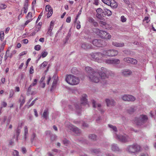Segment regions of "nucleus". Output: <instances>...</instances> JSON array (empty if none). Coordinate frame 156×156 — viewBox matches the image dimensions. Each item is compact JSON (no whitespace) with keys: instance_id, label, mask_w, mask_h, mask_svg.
I'll return each mask as SVG.
<instances>
[{"instance_id":"nucleus-1","label":"nucleus","mask_w":156,"mask_h":156,"mask_svg":"<svg viewBox=\"0 0 156 156\" xmlns=\"http://www.w3.org/2000/svg\"><path fill=\"white\" fill-rule=\"evenodd\" d=\"M141 146L136 143L128 145L126 148V150L127 152L131 154H136L139 152L141 151Z\"/></svg>"},{"instance_id":"nucleus-2","label":"nucleus","mask_w":156,"mask_h":156,"mask_svg":"<svg viewBox=\"0 0 156 156\" xmlns=\"http://www.w3.org/2000/svg\"><path fill=\"white\" fill-rule=\"evenodd\" d=\"M65 80L68 83L71 85H77L80 82V79L78 77L70 74L66 76Z\"/></svg>"},{"instance_id":"nucleus-3","label":"nucleus","mask_w":156,"mask_h":156,"mask_svg":"<svg viewBox=\"0 0 156 156\" xmlns=\"http://www.w3.org/2000/svg\"><path fill=\"white\" fill-rule=\"evenodd\" d=\"M101 70H99L98 72L99 73V76L100 78L101 82L102 83H106L107 81L105 80L108 78V70L104 67L101 68Z\"/></svg>"},{"instance_id":"nucleus-4","label":"nucleus","mask_w":156,"mask_h":156,"mask_svg":"<svg viewBox=\"0 0 156 156\" xmlns=\"http://www.w3.org/2000/svg\"><path fill=\"white\" fill-rule=\"evenodd\" d=\"M89 55L91 57L93 60L98 62H100L105 56L103 52L102 53L99 52L92 53Z\"/></svg>"},{"instance_id":"nucleus-5","label":"nucleus","mask_w":156,"mask_h":156,"mask_svg":"<svg viewBox=\"0 0 156 156\" xmlns=\"http://www.w3.org/2000/svg\"><path fill=\"white\" fill-rule=\"evenodd\" d=\"M148 119L147 116L144 115H140L138 118H136L134 121L136 125L141 126L144 124Z\"/></svg>"},{"instance_id":"nucleus-6","label":"nucleus","mask_w":156,"mask_h":156,"mask_svg":"<svg viewBox=\"0 0 156 156\" xmlns=\"http://www.w3.org/2000/svg\"><path fill=\"white\" fill-rule=\"evenodd\" d=\"M104 56L108 57H113L117 55L118 54V51L114 49L105 50L103 51Z\"/></svg>"},{"instance_id":"nucleus-7","label":"nucleus","mask_w":156,"mask_h":156,"mask_svg":"<svg viewBox=\"0 0 156 156\" xmlns=\"http://www.w3.org/2000/svg\"><path fill=\"white\" fill-rule=\"evenodd\" d=\"M115 138L122 143H126L129 140V137L126 135H118L115 134Z\"/></svg>"},{"instance_id":"nucleus-8","label":"nucleus","mask_w":156,"mask_h":156,"mask_svg":"<svg viewBox=\"0 0 156 156\" xmlns=\"http://www.w3.org/2000/svg\"><path fill=\"white\" fill-rule=\"evenodd\" d=\"M92 43L94 45L98 47H104L107 44L105 41L101 39H95L92 41Z\"/></svg>"},{"instance_id":"nucleus-9","label":"nucleus","mask_w":156,"mask_h":156,"mask_svg":"<svg viewBox=\"0 0 156 156\" xmlns=\"http://www.w3.org/2000/svg\"><path fill=\"white\" fill-rule=\"evenodd\" d=\"M89 78L91 81L95 83H98L101 81L99 76V73L97 71L93 73L92 75H90Z\"/></svg>"},{"instance_id":"nucleus-10","label":"nucleus","mask_w":156,"mask_h":156,"mask_svg":"<svg viewBox=\"0 0 156 156\" xmlns=\"http://www.w3.org/2000/svg\"><path fill=\"white\" fill-rule=\"evenodd\" d=\"M105 4L110 6L113 8H116L118 7V4L114 0H101Z\"/></svg>"},{"instance_id":"nucleus-11","label":"nucleus","mask_w":156,"mask_h":156,"mask_svg":"<svg viewBox=\"0 0 156 156\" xmlns=\"http://www.w3.org/2000/svg\"><path fill=\"white\" fill-rule=\"evenodd\" d=\"M124 101H133L135 100V98L133 96L130 95H124L122 97Z\"/></svg>"},{"instance_id":"nucleus-12","label":"nucleus","mask_w":156,"mask_h":156,"mask_svg":"<svg viewBox=\"0 0 156 156\" xmlns=\"http://www.w3.org/2000/svg\"><path fill=\"white\" fill-rule=\"evenodd\" d=\"M101 34L100 37L102 38L106 39H109L111 37V36L109 34L105 31H101Z\"/></svg>"},{"instance_id":"nucleus-13","label":"nucleus","mask_w":156,"mask_h":156,"mask_svg":"<svg viewBox=\"0 0 156 156\" xmlns=\"http://www.w3.org/2000/svg\"><path fill=\"white\" fill-rule=\"evenodd\" d=\"M123 61L128 63H130L133 64H136L137 63V61L136 59L129 57L124 58Z\"/></svg>"},{"instance_id":"nucleus-14","label":"nucleus","mask_w":156,"mask_h":156,"mask_svg":"<svg viewBox=\"0 0 156 156\" xmlns=\"http://www.w3.org/2000/svg\"><path fill=\"white\" fill-rule=\"evenodd\" d=\"M70 129L77 134H80L81 133V131L77 127L74 126L72 125H69Z\"/></svg>"},{"instance_id":"nucleus-15","label":"nucleus","mask_w":156,"mask_h":156,"mask_svg":"<svg viewBox=\"0 0 156 156\" xmlns=\"http://www.w3.org/2000/svg\"><path fill=\"white\" fill-rule=\"evenodd\" d=\"M121 73L122 75L123 76H128L131 75L132 73V72L130 70L125 69L121 71Z\"/></svg>"},{"instance_id":"nucleus-16","label":"nucleus","mask_w":156,"mask_h":156,"mask_svg":"<svg viewBox=\"0 0 156 156\" xmlns=\"http://www.w3.org/2000/svg\"><path fill=\"white\" fill-rule=\"evenodd\" d=\"M105 102L108 106H114L115 104V101L112 99H106Z\"/></svg>"},{"instance_id":"nucleus-17","label":"nucleus","mask_w":156,"mask_h":156,"mask_svg":"<svg viewBox=\"0 0 156 156\" xmlns=\"http://www.w3.org/2000/svg\"><path fill=\"white\" fill-rule=\"evenodd\" d=\"M85 70L87 72V75L89 77L90 75H92L93 73H94L96 72L90 67H86Z\"/></svg>"},{"instance_id":"nucleus-18","label":"nucleus","mask_w":156,"mask_h":156,"mask_svg":"<svg viewBox=\"0 0 156 156\" xmlns=\"http://www.w3.org/2000/svg\"><path fill=\"white\" fill-rule=\"evenodd\" d=\"M87 96L86 94H83L82 96V98L81 99V104L82 105H85L88 104V102L87 97Z\"/></svg>"},{"instance_id":"nucleus-19","label":"nucleus","mask_w":156,"mask_h":156,"mask_svg":"<svg viewBox=\"0 0 156 156\" xmlns=\"http://www.w3.org/2000/svg\"><path fill=\"white\" fill-rule=\"evenodd\" d=\"M49 113L48 109V108H46L44 110L42 116L44 118L47 120L48 118Z\"/></svg>"},{"instance_id":"nucleus-20","label":"nucleus","mask_w":156,"mask_h":156,"mask_svg":"<svg viewBox=\"0 0 156 156\" xmlns=\"http://www.w3.org/2000/svg\"><path fill=\"white\" fill-rule=\"evenodd\" d=\"M91 47V44L86 43H83L81 44V48L84 49H90Z\"/></svg>"},{"instance_id":"nucleus-21","label":"nucleus","mask_w":156,"mask_h":156,"mask_svg":"<svg viewBox=\"0 0 156 156\" xmlns=\"http://www.w3.org/2000/svg\"><path fill=\"white\" fill-rule=\"evenodd\" d=\"M112 45L113 46L118 47H122L124 46V44L123 42H112Z\"/></svg>"},{"instance_id":"nucleus-22","label":"nucleus","mask_w":156,"mask_h":156,"mask_svg":"<svg viewBox=\"0 0 156 156\" xmlns=\"http://www.w3.org/2000/svg\"><path fill=\"white\" fill-rule=\"evenodd\" d=\"M112 14V12L110 10L107 9H103V16L106 15L108 16H110Z\"/></svg>"},{"instance_id":"nucleus-23","label":"nucleus","mask_w":156,"mask_h":156,"mask_svg":"<svg viewBox=\"0 0 156 156\" xmlns=\"http://www.w3.org/2000/svg\"><path fill=\"white\" fill-rule=\"evenodd\" d=\"M111 149L114 151H119V149L117 144H113L111 145Z\"/></svg>"},{"instance_id":"nucleus-24","label":"nucleus","mask_w":156,"mask_h":156,"mask_svg":"<svg viewBox=\"0 0 156 156\" xmlns=\"http://www.w3.org/2000/svg\"><path fill=\"white\" fill-rule=\"evenodd\" d=\"M19 101L20 102V107H21L23 106L25 102V98L23 97V95H21V97L19 99Z\"/></svg>"},{"instance_id":"nucleus-25","label":"nucleus","mask_w":156,"mask_h":156,"mask_svg":"<svg viewBox=\"0 0 156 156\" xmlns=\"http://www.w3.org/2000/svg\"><path fill=\"white\" fill-rule=\"evenodd\" d=\"M97 136L95 134H90L88 136L89 139L93 141H95L97 140Z\"/></svg>"},{"instance_id":"nucleus-26","label":"nucleus","mask_w":156,"mask_h":156,"mask_svg":"<svg viewBox=\"0 0 156 156\" xmlns=\"http://www.w3.org/2000/svg\"><path fill=\"white\" fill-rule=\"evenodd\" d=\"M91 151L92 153L95 154H97L100 153V151L99 149H93L91 150Z\"/></svg>"},{"instance_id":"nucleus-27","label":"nucleus","mask_w":156,"mask_h":156,"mask_svg":"<svg viewBox=\"0 0 156 156\" xmlns=\"http://www.w3.org/2000/svg\"><path fill=\"white\" fill-rule=\"evenodd\" d=\"M112 64H118L119 63L120 60L118 59H112Z\"/></svg>"},{"instance_id":"nucleus-28","label":"nucleus","mask_w":156,"mask_h":156,"mask_svg":"<svg viewBox=\"0 0 156 156\" xmlns=\"http://www.w3.org/2000/svg\"><path fill=\"white\" fill-rule=\"evenodd\" d=\"M136 107L134 106L131 107L129 109H128V112L129 114H132L136 110Z\"/></svg>"},{"instance_id":"nucleus-29","label":"nucleus","mask_w":156,"mask_h":156,"mask_svg":"<svg viewBox=\"0 0 156 156\" xmlns=\"http://www.w3.org/2000/svg\"><path fill=\"white\" fill-rule=\"evenodd\" d=\"M108 127L112 129L113 131L114 132H117L118 130L116 126H113L111 124H108Z\"/></svg>"},{"instance_id":"nucleus-30","label":"nucleus","mask_w":156,"mask_h":156,"mask_svg":"<svg viewBox=\"0 0 156 156\" xmlns=\"http://www.w3.org/2000/svg\"><path fill=\"white\" fill-rule=\"evenodd\" d=\"M24 139L25 140H26L27 138V134H28V128L27 126H25L24 127Z\"/></svg>"},{"instance_id":"nucleus-31","label":"nucleus","mask_w":156,"mask_h":156,"mask_svg":"<svg viewBox=\"0 0 156 156\" xmlns=\"http://www.w3.org/2000/svg\"><path fill=\"white\" fill-rule=\"evenodd\" d=\"M101 30H100L98 28H96L94 29V31L98 35L100 36L101 34Z\"/></svg>"},{"instance_id":"nucleus-32","label":"nucleus","mask_w":156,"mask_h":156,"mask_svg":"<svg viewBox=\"0 0 156 156\" xmlns=\"http://www.w3.org/2000/svg\"><path fill=\"white\" fill-rule=\"evenodd\" d=\"M20 129L18 127L17 128L16 130L15 134L14 135V137L15 136H16L19 137V136L20 133Z\"/></svg>"},{"instance_id":"nucleus-33","label":"nucleus","mask_w":156,"mask_h":156,"mask_svg":"<svg viewBox=\"0 0 156 156\" xmlns=\"http://www.w3.org/2000/svg\"><path fill=\"white\" fill-rule=\"evenodd\" d=\"M96 11L97 13L101 14H102V16H103V10H102L101 8H98L97 9Z\"/></svg>"},{"instance_id":"nucleus-34","label":"nucleus","mask_w":156,"mask_h":156,"mask_svg":"<svg viewBox=\"0 0 156 156\" xmlns=\"http://www.w3.org/2000/svg\"><path fill=\"white\" fill-rule=\"evenodd\" d=\"M71 30H70V29L69 30L67 35V36L66 37L65 43H66V42H67L68 41V40L69 39V38L71 36Z\"/></svg>"},{"instance_id":"nucleus-35","label":"nucleus","mask_w":156,"mask_h":156,"mask_svg":"<svg viewBox=\"0 0 156 156\" xmlns=\"http://www.w3.org/2000/svg\"><path fill=\"white\" fill-rule=\"evenodd\" d=\"M28 6V5H27V4H24L23 9L24 12V13H27V12Z\"/></svg>"},{"instance_id":"nucleus-36","label":"nucleus","mask_w":156,"mask_h":156,"mask_svg":"<svg viewBox=\"0 0 156 156\" xmlns=\"http://www.w3.org/2000/svg\"><path fill=\"white\" fill-rule=\"evenodd\" d=\"M56 138V136L54 134H50V139L51 141L55 140Z\"/></svg>"},{"instance_id":"nucleus-37","label":"nucleus","mask_w":156,"mask_h":156,"mask_svg":"<svg viewBox=\"0 0 156 156\" xmlns=\"http://www.w3.org/2000/svg\"><path fill=\"white\" fill-rule=\"evenodd\" d=\"M47 62H44L40 66V68L41 69L45 67L47 65Z\"/></svg>"},{"instance_id":"nucleus-38","label":"nucleus","mask_w":156,"mask_h":156,"mask_svg":"<svg viewBox=\"0 0 156 156\" xmlns=\"http://www.w3.org/2000/svg\"><path fill=\"white\" fill-rule=\"evenodd\" d=\"M48 53L46 51H43L41 53V56L42 58L45 57L47 55Z\"/></svg>"},{"instance_id":"nucleus-39","label":"nucleus","mask_w":156,"mask_h":156,"mask_svg":"<svg viewBox=\"0 0 156 156\" xmlns=\"http://www.w3.org/2000/svg\"><path fill=\"white\" fill-rule=\"evenodd\" d=\"M75 107L76 110H79L80 109L81 106L79 104H76L75 105Z\"/></svg>"},{"instance_id":"nucleus-40","label":"nucleus","mask_w":156,"mask_h":156,"mask_svg":"<svg viewBox=\"0 0 156 156\" xmlns=\"http://www.w3.org/2000/svg\"><path fill=\"white\" fill-rule=\"evenodd\" d=\"M53 27H50L48 30L47 34L50 36H51V31L53 29Z\"/></svg>"},{"instance_id":"nucleus-41","label":"nucleus","mask_w":156,"mask_h":156,"mask_svg":"<svg viewBox=\"0 0 156 156\" xmlns=\"http://www.w3.org/2000/svg\"><path fill=\"white\" fill-rule=\"evenodd\" d=\"M0 40L1 41H2L4 38V34L3 31H1L0 32Z\"/></svg>"},{"instance_id":"nucleus-42","label":"nucleus","mask_w":156,"mask_h":156,"mask_svg":"<svg viewBox=\"0 0 156 156\" xmlns=\"http://www.w3.org/2000/svg\"><path fill=\"white\" fill-rule=\"evenodd\" d=\"M63 143L65 145L67 146L69 144V141L66 139H65L63 140Z\"/></svg>"},{"instance_id":"nucleus-43","label":"nucleus","mask_w":156,"mask_h":156,"mask_svg":"<svg viewBox=\"0 0 156 156\" xmlns=\"http://www.w3.org/2000/svg\"><path fill=\"white\" fill-rule=\"evenodd\" d=\"M101 105L100 104H98L97 105L98 109L100 111H101V113H103L104 112V111L101 108Z\"/></svg>"},{"instance_id":"nucleus-44","label":"nucleus","mask_w":156,"mask_h":156,"mask_svg":"<svg viewBox=\"0 0 156 156\" xmlns=\"http://www.w3.org/2000/svg\"><path fill=\"white\" fill-rule=\"evenodd\" d=\"M52 9L51 6L49 5H48L46 6V11L49 12V11L52 10Z\"/></svg>"},{"instance_id":"nucleus-45","label":"nucleus","mask_w":156,"mask_h":156,"mask_svg":"<svg viewBox=\"0 0 156 156\" xmlns=\"http://www.w3.org/2000/svg\"><path fill=\"white\" fill-rule=\"evenodd\" d=\"M12 154L13 155L15 156H18L19 155V152L16 150H14Z\"/></svg>"},{"instance_id":"nucleus-46","label":"nucleus","mask_w":156,"mask_h":156,"mask_svg":"<svg viewBox=\"0 0 156 156\" xmlns=\"http://www.w3.org/2000/svg\"><path fill=\"white\" fill-rule=\"evenodd\" d=\"M53 13V9L48 12L47 14V18H49L52 15Z\"/></svg>"},{"instance_id":"nucleus-47","label":"nucleus","mask_w":156,"mask_h":156,"mask_svg":"<svg viewBox=\"0 0 156 156\" xmlns=\"http://www.w3.org/2000/svg\"><path fill=\"white\" fill-rule=\"evenodd\" d=\"M40 27L38 28V30H35L34 32H33L30 34V36H32L34 35L36 33L38 32L40 30Z\"/></svg>"},{"instance_id":"nucleus-48","label":"nucleus","mask_w":156,"mask_h":156,"mask_svg":"<svg viewBox=\"0 0 156 156\" xmlns=\"http://www.w3.org/2000/svg\"><path fill=\"white\" fill-rule=\"evenodd\" d=\"M41 46L40 45L38 44L35 46L34 49L37 51H39L41 49Z\"/></svg>"},{"instance_id":"nucleus-49","label":"nucleus","mask_w":156,"mask_h":156,"mask_svg":"<svg viewBox=\"0 0 156 156\" xmlns=\"http://www.w3.org/2000/svg\"><path fill=\"white\" fill-rule=\"evenodd\" d=\"M7 7V6L5 4H1L0 5V9H5Z\"/></svg>"},{"instance_id":"nucleus-50","label":"nucleus","mask_w":156,"mask_h":156,"mask_svg":"<svg viewBox=\"0 0 156 156\" xmlns=\"http://www.w3.org/2000/svg\"><path fill=\"white\" fill-rule=\"evenodd\" d=\"M121 20L122 22H125L126 20V19L124 17V16H122L121 17Z\"/></svg>"},{"instance_id":"nucleus-51","label":"nucleus","mask_w":156,"mask_h":156,"mask_svg":"<svg viewBox=\"0 0 156 156\" xmlns=\"http://www.w3.org/2000/svg\"><path fill=\"white\" fill-rule=\"evenodd\" d=\"M88 21L89 22L92 23V24L95 21V20L91 17H89L88 18Z\"/></svg>"},{"instance_id":"nucleus-52","label":"nucleus","mask_w":156,"mask_h":156,"mask_svg":"<svg viewBox=\"0 0 156 156\" xmlns=\"http://www.w3.org/2000/svg\"><path fill=\"white\" fill-rule=\"evenodd\" d=\"M14 94V90H10V94L9 95V98H11L13 96V95Z\"/></svg>"},{"instance_id":"nucleus-53","label":"nucleus","mask_w":156,"mask_h":156,"mask_svg":"<svg viewBox=\"0 0 156 156\" xmlns=\"http://www.w3.org/2000/svg\"><path fill=\"white\" fill-rule=\"evenodd\" d=\"M34 72V69L33 67V66H31L30 68V74H33Z\"/></svg>"},{"instance_id":"nucleus-54","label":"nucleus","mask_w":156,"mask_h":156,"mask_svg":"<svg viewBox=\"0 0 156 156\" xmlns=\"http://www.w3.org/2000/svg\"><path fill=\"white\" fill-rule=\"evenodd\" d=\"M109 74L110 76H114L115 75V73L114 72L108 70V74Z\"/></svg>"},{"instance_id":"nucleus-55","label":"nucleus","mask_w":156,"mask_h":156,"mask_svg":"<svg viewBox=\"0 0 156 156\" xmlns=\"http://www.w3.org/2000/svg\"><path fill=\"white\" fill-rule=\"evenodd\" d=\"M7 119V117L6 116H4L3 117V122H1V125L5 123V121H6V120Z\"/></svg>"},{"instance_id":"nucleus-56","label":"nucleus","mask_w":156,"mask_h":156,"mask_svg":"<svg viewBox=\"0 0 156 156\" xmlns=\"http://www.w3.org/2000/svg\"><path fill=\"white\" fill-rule=\"evenodd\" d=\"M32 87H30V85L29 86V88L28 89V90H27V95H29L30 94V92L31 91Z\"/></svg>"},{"instance_id":"nucleus-57","label":"nucleus","mask_w":156,"mask_h":156,"mask_svg":"<svg viewBox=\"0 0 156 156\" xmlns=\"http://www.w3.org/2000/svg\"><path fill=\"white\" fill-rule=\"evenodd\" d=\"M32 17V13L31 12H28L27 17V19H28V18H31Z\"/></svg>"},{"instance_id":"nucleus-58","label":"nucleus","mask_w":156,"mask_h":156,"mask_svg":"<svg viewBox=\"0 0 156 156\" xmlns=\"http://www.w3.org/2000/svg\"><path fill=\"white\" fill-rule=\"evenodd\" d=\"M81 10H80L79 11V12L78 13V14L77 15V16H76V18H75V21L76 22V21H77V20L78 18V17L81 14Z\"/></svg>"},{"instance_id":"nucleus-59","label":"nucleus","mask_w":156,"mask_h":156,"mask_svg":"<svg viewBox=\"0 0 156 156\" xmlns=\"http://www.w3.org/2000/svg\"><path fill=\"white\" fill-rule=\"evenodd\" d=\"M101 14H98L97 13L96 16L97 18L98 19H101L102 18V16Z\"/></svg>"},{"instance_id":"nucleus-60","label":"nucleus","mask_w":156,"mask_h":156,"mask_svg":"<svg viewBox=\"0 0 156 156\" xmlns=\"http://www.w3.org/2000/svg\"><path fill=\"white\" fill-rule=\"evenodd\" d=\"M36 134L35 133H33L32 136L31 137V140L32 142L34 140V138L36 137Z\"/></svg>"},{"instance_id":"nucleus-61","label":"nucleus","mask_w":156,"mask_h":156,"mask_svg":"<svg viewBox=\"0 0 156 156\" xmlns=\"http://www.w3.org/2000/svg\"><path fill=\"white\" fill-rule=\"evenodd\" d=\"M80 22H79V21L77 22V25L76 26V28L77 29H80L81 27V25L80 24Z\"/></svg>"},{"instance_id":"nucleus-62","label":"nucleus","mask_w":156,"mask_h":156,"mask_svg":"<svg viewBox=\"0 0 156 156\" xmlns=\"http://www.w3.org/2000/svg\"><path fill=\"white\" fill-rule=\"evenodd\" d=\"M105 62L107 63L112 64V59L106 60Z\"/></svg>"},{"instance_id":"nucleus-63","label":"nucleus","mask_w":156,"mask_h":156,"mask_svg":"<svg viewBox=\"0 0 156 156\" xmlns=\"http://www.w3.org/2000/svg\"><path fill=\"white\" fill-rule=\"evenodd\" d=\"M92 104L93 107L94 108H96V106L95 105V104H96L95 101L94 100H93L92 101Z\"/></svg>"},{"instance_id":"nucleus-64","label":"nucleus","mask_w":156,"mask_h":156,"mask_svg":"<svg viewBox=\"0 0 156 156\" xmlns=\"http://www.w3.org/2000/svg\"><path fill=\"white\" fill-rule=\"evenodd\" d=\"M22 151L23 154L25 153L27 151L26 149L24 147H23L22 148Z\"/></svg>"}]
</instances>
